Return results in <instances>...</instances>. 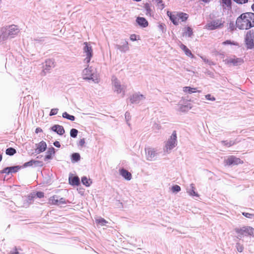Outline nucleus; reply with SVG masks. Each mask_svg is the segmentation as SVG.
Here are the masks:
<instances>
[{
    "mask_svg": "<svg viewBox=\"0 0 254 254\" xmlns=\"http://www.w3.org/2000/svg\"><path fill=\"white\" fill-rule=\"evenodd\" d=\"M236 26L240 29H248L254 26V13L247 12L242 14L237 19Z\"/></svg>",
    "mask_w": 254,
    "mask_h": 254,
    "instance_id": "f257e3e1",
    "label": "nucleus"
},
{
    "mask_svg": "<svg viewBox=\"0 0 254 254\" xmlns=\"http://www.w3.org/2000/svg\"><path fill=\"white\" fill-rule=\"evenodd\" d=\"M19 32L17 26L12 25L8 27H3L0 29V43L8 38H12Z\"/></svg>",
    "mask_w": 254,
    "mask_h": 254,
    "instance_id": "f03ea898",
    "label": "nucleus"
},
{
    "mask_svg": "<svg viewBox=\"0 0 254 254\" xmlns=\"http://www.w3.org/2000/svg\"><path fill=\"white\" fill-rule=\"evenodd\" d=\"M235 231L238 234L237 238L239 239H241L243 236H252L254 237V228L251 226L236 228Z\"/></svg>",
    "mask_w": 254,
    "mask_h": 254,
    "instance_id": "7ed1b4c3",
    "label": "nucleus"
},
{
    "mask_svg": "<svg viewBox=\"0 0 254 254\" xmlns=\"http://www.w3.org/2000/svg\"><path fill=\"white\" fill-rule=\"evenodd\" d=\"M95 69L92 66H88L83 70V78L85 80H92L95 83L98 82V79L95 74Z\"/></svg>",
    "mask_w": 254,
    "mask_h": 254,
    "instance_id": "20e7f679",
    "label": "nucleus"
},
{
    "mask_svg": "<svg viewBox=\"0 0 254 254\" xmlns=\"http://www.w3.org/2000/svg\"><path fill=\"white\" fill-rule=\"evenodd\" d=\"M177 132L174 130L166 143L165 147L167 152L171 150L177 145Z\"/></svg>",
    "mask_w": 254,
    "mask_h": 254,
    "instance_id": "39448f33",
    "label": "nucleus"
},
{
    "mask_svg": "<svg viewBox=\"0 0 254 254\" xmlns=\"http://www.w3.org/2000/svg\"><path fill=\"white\" fill-rule=\"evenodd\" d=\"M224 23V21L222 19L214 20L207 23L205 28L209 30H213L222 27Z\"/></svg>",
    "mask_w": 254,
    "mask_h": 254,
    "instance_id": "423d86ee",
    "label": "nucleus"
},
{
    "mask_svg": "<svg viewBox=\"0 0 254 254\" xmlns=\"http://www.w3.org/2000/svg\"><path fill=\"white\" fill-rule=\"evenodd\" d=\"M243 161L239 158H238L234 155L230 156L227 159H225L224 161V165L228 166H232L238 165L239 164H243Z\"/></svg>",
    "mask_w": 254,
    "mask_h": 254,
    "instance_id": "0eeeda50",
    "label": "nucleus"
},
{
    "mask_svg": "<svg viewBox=\"0 0 254 254\" xmlns=\"http://www.w3.org/2000/svg\"><path fill=\"white\" fill-rule=\"evenodd\" d=\"M21 169V165H14L4 168L0 171V174H5L7 175L16 173Z\"/></svg>",
    "mask_w": 254,
    "mask_h": 254,
    "instance_id": "6e6552de",
    "label": "nucleus"
},
{
    "mask_svg": "<svg viewBox=\"0 0 254 254\" xmlns=\"http://www.w3.org/2000/svg\"><path fill=\"white\" fill-rule=\"evenodd\" d=\"M245 40L247 48L254 47V33L251 31H248L245 36Z\"/></svg>",
    "mask_w": 254,
    "mask_h": 254,
    "instance_id": "1a4fd4ad",
    "label": "nucleus"
},
{
    "mask_svg": "<svg viewBox=\"0 0 254 254\" xmlns=\"http://www.w3.org/2000/svg\"><path fill=\"white\" fill-rule=\"evenodd\" d=\"M54 67V61L52 59H47L45 61V64L43 65L42 75H45L46 73Z\"/></svg>",
    "mask_w": 254,
    "mask_h": 254,
    "instance_id": "9d476101",
    "label": "nucleus"
},
{
    "mask_svg": "<svg viewBox=\"0 0 254 254\" xmlns=\"http://www.w3.org/2000/svg\"><path fill=\"white\" fill-rule=\"evenodd\" d=\"M145 97L142 94L139 93H135L133 94L130 97V101L131 104H139L141 101L145 99Z\"/></svg>",
    "mask_w": 254,
    "mask_h": 254,
    "instance_id": "9b49d317",
    "label": "nucleus"
},
{
    "mask_svg": "<svg viewBox=\"0 0 254 254\" xmlns=\"http://www.w3.org/2000/svg\"><path fill=\"white\" fill-rule=\"evenodd\" d=\"M145 153L146 159L147 160L152 161L156 159L157 153L154 148H146Z\"/></svg>",
    "mask_w": 254,
    "mask_h": 254,
    "instance_id": "f8f14e48",
    "label": "nucleus"
},
{
    "mask_svg": "<svg viewBox=\"0 0 254 254\" xmlns=\"http://www.w3.org/2000/svg\"><path fill=\"white\" fill-rule=\"evenodd\" d=\"M68 182L72 186H78L80 184L79 178L71 173L69 174Z\"/></svg>",
    "mask_w": 254,
    "mask_h": 254,
    "instance_id": "ddd939ff",
    "label": "nucleus"
},
{
    "mask_svg": "<svg viewBox=\"0 0 254 254\" xmlns=\"http://www.w3.org/2000/svg\"><path fill=\"white\" fill-rule=\"evenodd\" d=\"M112 80L114 91L118 94L121 93L122 89L119 80L115 76H113Z\"/></svg>",
    "mask_w": 254,
    "mask_h": 254,
    "instance_id": "4468645a",
    "label": "nucleus"
},
{
    "mask_svg": "<svg viewBox=\"0 0 254 254\" xmlns=\"http://www.w3.org/2000/svg\"><path fill=\"white\" fill-rule=\"evenodd\" d=\"M51 129L60 135H63L65 132L64 127L59 125H54L51 127Z\"/></svg>",
    "mask_w": 254,
    "mask_h": 254,
    "instance_id": "2eb2a0df",
    "label": "nucleus"
},
{
    "mask_svg": "<svg viewBox=\"0 0 254 254\" xmlns=\"http://www.w3.org/2000/svg\"><path fill=\"white\" fill-rule=\"evenodd\" d=\"M36 145L37 147L35 149V151L36 154H39L43 152L47 148V144L44 141H41L38 144H36Z\"/></svg>",
    "mask_w": 254,
    "mask_h": 254,
    "instance_id": "dca6fc26",
    "label": "nucleus"
},
{
    "mask_svg": "<svg viewBox=\"0 0 254 254\" xmlns=\"http://www.w3.org/2000/svg\"><path fill=\"white\" fill-rule=\"evenodd\" d=\"M167 15L169 17L170 20L173 22V23L174 25H178L179 21V18L178 17L177 12L171 13L169 11H168Z\"/></svg>",
    "mask_w": 254,
    "mask_h": 254,
    "instance_id": "f3484780",
    "label": "nucleus"
},
{
    "mask_svg": "<svg viewBox=\"0 0 254 254\" xmlns=\"http://www.w3.org/2000/svg\"><path fill=\"white\" fill-rule=\"evenodd\" d=\"M84 53L85 54L86 58L84 61L86 64L90 63V60L93 57V51L92 49H84Z\"/></svg>",
    "mask_w": 254,
    "mask_h": 254,
    "instance_id": "a211bd4d",
    "label": "nucleus"
},
{
    "mask_svg": "<svg viewBox=\"0 0 254 254\" xmlns=\"http://www.w3.org/2000/svg\"><path fill=\"white\" fill-rule=\"evenodd\" d=\"M55 148L52 146L49 148L48 151L46 152V154L45 156L44 160L47 161L52 159L53 156L55 154Z\"/></svg>",
    "mask_w": 254,
    "mask_h": 254,
    "instance_id": "6ab92c4d",
    "label": "nucleus"
},
{
    "mask_svg": "<svg viewBox=\"0 0 254 254\" xmlns=\"http://www.w3.org/2000/svg\"><path fill=\"white\" fill-rule=\"evenodd\" d=\"M120 174L127 181H129L131 179V174L127 170L124 168L120 169Z\"/></svg>",
    "mask_w": 254,
    "mask_h": 254,
    "instance_id": "aec40b11",
    "label": "nucleus"
},
{
    "mask_svg": "<svg viewBox=\"0 0 254 254\" xmlns=\"http://www.w3.org/2000/svg\"><path fill=\"white\" fill-rule=\"evenodd\" d=\"M136 23L142 27H146L148 25V22L144 17H137L136 19Z\"/></svg>",
    "mask_w": 254,
    "mask_h": 254,
    "instance_id": "412c9836",
    "label": "nucleus"
},
{
    "mask_svg": "<svg viewBox=\"0 0 254 254\" xmlns=\"http://www.w3.org/2000/svg\"><path fill=\"white\" fill-rule=\"evenodd\" d=\"M195 186L193 184L190 185V188L187 189V192L190 195L193 196H199L198 193L195 191Z\"/></svg>",
    "mask_w": 254,
    "mask_h": 254,
    "instance_id": "4be33fe9",
    "label": "nucleus"
},
{
    "mask_svg": "<svg viewBox=\"0 0 254 254\" xmlns=\"http://www.w3.org/2000/svg\"><path fill=\"white\" fill-rule=\"evenodd\" d=\"M228 63L233 64L234 66H237L242 64L244 63V61L241 58L230 59L228 60Z\"/></svg>",
    "mask_w": 254,
    "mask_h": 254,
    "instance_id": "5701e85b",
    "label": "nucleus"
},
{
    "mask_svg": "<svg viewBox=\"0 0 254 254\" xmlns=\"http://www.w3.org/2000/svg\"><path fill=\"white\" fill-rule=\"evenodd\" d=\"M183 91L189 94L197 92L200 93L201 92L200 90H197L196 88L191 87L190 86H185L183 87Z\"/></svg>",
    "mask_w": 254,
    "mask_h": 254,
    "instance_id": "b1692460",
    "label": "nucleus"
},
{
    "mask_svg": "<svg viewBox=\"0 0 254 254\" xmlns=\"http://www.w3.org/2000/svg\"><path fill=\"white\" fill-rule=\"evenodd\" d=\"M81 157L79 153L74 152L71 154L70 159L72 163L78 162L80 160Z\"/></svg>",
    "mask_w": 254,
    "mask_h": 254,
    "instance_id": "393cba45",
    "label": "nucleus"
},
{
    "mask_svg": "<svg viewBox=\"0 0 254 254\" xmlns=\"http://www.w3.org/2000/svg\"><path fill=\"white\" fill-rule=\"evenodd\" d=\"M239 141H237V139H236L234 140H222L221 141V143L222 145L227 147H230L235 144H236L237 142H238Z\"/></svg>",
    "mask_w": 254,
    "mask_h": 254,
    "instance_id": "a878e982",
    "label": "nucleus"
},
{
    "mask_svg": "<svg viewBox=\"0 0 254 254\" xmlns=\"http://www.w3.org/2000/svg\"><path fill=\"white\" fill-rule=\"evenodd\" d=\"M223 9L230 10L232 8L231 0H221Z\"/></svg>",
    "mask_w": 254,
    "mask_h": 254,
    "instance_id": "bb28decb",
    "label": "nucleus"
},
{
    "mask_svg": "<svg viewBox=\"0 0 254 254\" xmlns=\"http://www.w3.org/2000/svg\"><path fill=\"white\" fill-rule=\"evenodd\" d=\"M49 203L50 204L59 206V195H54L50 197L49 199Z\"/></svg>",
    "mask_w": 254,
    "mask_h": 254,
    "instance_id": "cd10ccee",
    "label": "nucleus"
},
{
    "mask_svg": "<svg viewBox=\"0 0 254 254\" xmlns=\"http://www.w3.org/2000/svg\"><path fill=\"white\" fill-rule=\"evenodd\" d=\"M95 222L97 225L101 226H105L108 223L104 218L101 217L95 219Z\"/></svg>",
    "mask_w": 254,
    "mask_h": 254,
    "instance_id": "c85d7f7f",
    "label": "nucleus"
},
{
    "mask_svg": "<svg viewBox=\"0 0 254 254\" xmlns=\"http://www.w3.org/2000/svg\"><path fill=\"white\" fill-rule=\"evenodd\" d=\"M222 46H227V47H232V46H238V44L234 41H231V40H226V41H224L222 42Z\"/></svg>",
    "mask_w": 254,
    "mask_h": 254,
    "instance_id": "c756f323",
    "label": "nucleus"
},
{
    "mask_svg": "<svg viewBox=\"0 0 254 254\" xmlns=\"http://www.w3.org/2000/svg\"><path fill=\"white\" fill-rule=\"evenodd\" d=\"M177 14L179 18V21L181 20L182 21H185L188 18V15L187 13L177 12Z\"/></svg>",
    "mask_w": 254,
    "mask_h": 254,
    "instance_id": "7c9ffc66",
    "label": "nucleus"
},
{
    "mask_svg": "<svg viewBox=\"0 0 254 254\" xmlns=\"http://www.w3.org/2000/svg\"><path fill=\"white\" fill-rule=\"evenodd\" d=\"M62 117L71 121H74L75 119V117L74 116L69 115L66 112H64L63 113Z\"/></svg>",
    "mask_w": 254,
    "mask_h": 254,
    "instance_id": "2f4dec72",
    "label": "nucleus"
},
{
    "mask_svg": "<svg viewBox=\"0 0 254 254\" xmlns=\"http://www.w3.org/2000/svg\"><path fill=\"white\" fill-rule=\"evenodd\" d=\"M16 153V150L13 147H8L5 150V154L9 156H13Z\"/></svg>",
    "mask_w": 254,
    "mask_h": 254,
    "instance_id": "473e14b6",
    "label": "nucleus"
},
{
    "mask_svg": "<svg viewBox=\"0 0 254 254\" xmlns=\"http://www.w3.org/2000/svg\"><path fill=\"white\" fill-rule=\"evenodd\" d=\"M90 181V179H88L87 177L86 176H83L81 178V183L82 184L86 187H89L91 185V183L92 182L89 183V181Z\"/></svg>",
    "mask_w": 254,
    "mask_h": 254,
    "instance_id": "72a5a7b5",
    "label": "nucleus"
},
{
    "mask_svg": "<svg viewBox=\"0 0 254 254\" xmlns=\"http://www.w3.org/2000/svg\"><path fill=\"white\" fill-rule=\"evenodd\" d=\"M34 164V160L31 159L29 161L24 163L22 165H21V169L26 168L28 167H32Z\"/></svg>",
    "mask_w": 254,
    "mask_h": 254,
    "instance_id": "f704fd0d",
    "label": "nucleus"
},
{
    "mask_svg": "<svg viewBox=\"0 0 254 254\" xmlns=\"http://www.w3.org/2000/svg\"><path fill=\"white\" fill-rule=\"evenodd\" d=\"M78 131L75 128H72L70 130V136L72 138H76L77 136Z\"/></svg>",
    "mask_w": 254,
    "mask_h": 254,
    "instance_id": "c9c22d12",
    "label": "nucleus"
},
{
    "mask_svg": "<svg viewBox=\"0 0 254 254\" xmlns=\"http://www.w3.org/2000/svg\"><path fill=\"white\" fill-rule=\"evenodd\" d=\"M181 190V187L178 185L173 186L171 188V190L174 193H177L179 192Z\"/></svg>",
    "mask_w": 254,
    "mask_h": 254,
    "instance_id": "e433bc0d",
    "label": "nucleus"
},
{
    "mask_svg": "<svg viewBox=\"0 0 254 254\" xmlns=\"http://www.w3.org/2000/svg\"><path fill=\"white\" fill-rule=\"evenodd\" d=\"M68 202V201L64 197H61L59 196V205L66 204Z\"/></svg>",
    "mask_w": 254,
    "mask_h": 254,
    "instance_id": "4c0bfd02",
    "label": "nucleus"
},
{
    "mask_svg": "<svg viewBox=\"0 0 254 254\" xmlns=\"http://www.w3.org/2000/svg\"><path fill=\"white\" fill-rule=\"evenodd\" d=\"M185 52V54L190 57H191V58H193V55L191 53L190 50V49H182Z\"/></svg>",
    "mask_w": 254,
    "mask_h": 254,
    "instance_id": "58836bf2",
    "label": "nucleus"
},
{
    "mask_svg": "<svg viewBox=\"0 0 254 254\" xmlns=\"http://www.w3.org/2000/svg\"><path fill=\"white\" fill-rule=\"evenodd\" d=\"M242 215L249 219H254V214L249 213L248 212H242Z\"/></svg>",
    "mask_w": 254,
    "mask_h": 254,
    "instance_id": "ea45409f",
    "label": "nucleus"
},
{
    "mask_svg": "<svg viewBox=\"0 0 254 254\" xmlns=\"http://www.w3.org/2000/svg\"><path fill=\"white\" fill-rule=\"evenodd\" d=\"M35 197V194L31 193L30 194L28 195L27 196V202L28 203H31L32 202V201H33Z\"/></svg>",
    "mask_w": 254,
    "mask_h": 254,
    "instance_id": "a19ab883",
    "label": "nucleus"
},
{
    "mask_svg": "<svg viewBox=\"0 0 254 254\" xmlns=\"http://www.w3.org/2000/svg\"><path fill=\"white\" fill-rule=\"evenodd\" d=\"M157 3V6L161 9H163L164 7V4L163 3L162 0H154Z\"/></svg>",
    "mask_w": 254,
    "mask_h": 254,
    "instance_id": "79ce46f5",
    "label": "nucleus"
},
{
    "mask_svg": "<svg viewBox=\"0 0 254 254\" xmlns=\"http://www.w3.org/2000/svg\"><path fill=\"white\" fill-rule=\"evenodd\" d=\"M236 249H237V250L238 251V252L241 253L243 251L244 247L240 243H236Z\"/></svg>",
    "mask_w": 254,
    "mask_h": 254,
    "instance_id": "37998d69",
    "label": "nucleus"
},
{
    "mask_svg": "<svg viewBox=\"0 0 254 254\" xmlns=\"http://www.w3.org/2000/svg\"><path fill=\"white\" fill-rule=\"evenodd\" d=\"M186 36H187L188 37H190L191 35L192 34V30L191 28L190 27H188L187 28V30L185 33Z\"/></svg>",
    "mask_w": 254,
    "mask_h": 254,
    "instance_id": "c03bdc74",
    "label": "nucleus"
},
{
    "mask_svg": "<svg viewBox=\"0 0 254 254\" xmlns=\"http://www.w3.org/2000/svg\"><path fill=\"white\" fill-rule=\"evenodd\" d=\"M59 109L58 108H53L51 110L49 114L50 116H52L57 114Z\"/></svg>",
    "mask_w": 254,
    "mask_h": 254,
    "instance_id": "a18cd8bd",
    "label": "nucleus"
},
{
    "mask_svg": "<svg viewBox=\"0 0 254 254\" xmlns=\"http://www.w3.org/2000/svg\"><path fill=\"white\" fill-rule=\"evenodd\" d=\"M35 196L38 198H42L44 197V193L42 191H38L36 192V194H35Z\"/></svg>",
    "mask_w": 254,
    "mask_h": 254,
    "instance_id": "49530a36",
    "label": "nucleus"
},
{
    "mask_svg": "<svg viewBox=\"0 0 254 254\" xmlns=\"http://www.w3.org/2000/svg\"><path fill=\"white\" fill-rule=\"evenodd\" d=\"M43 165H44V164L42 161L34 160V167H36V166L42 167L43 166Z\"/></svg>",
    "mask_w": 254,
    "mask_h": 254,
    "instance_id": "de8ad7c7",
    "label": "nucleus"
},
{
    "mask_svg": "<svg viewBox=\"0 0 254 254\" xmlns=\"http://www.w3.org/2000/svg\"><path fill=\"white\" fill-rule=\"evenodd\" d=\"M205 98L206 100H209V101H213L215 100V98L214 96H211V95L210 94H208L206 95Z\"/></svg>",
    "mask_w": 254,
    "mask_h": 254,
    "instance_id": "09e8293b",
    "label": "nucleus"
},
{
    "mask_svg": "<svg viewBox=\"0 0 254 254\" xmlns=\"http://www.w3.org/2000/svg\"><path fill=\"white\" fill-rule=\"evenodd\" d=\"M85 143V139L82 138V139H80V140L79 141L78 145L80 146L81 147H83Z\"/></svg>",
    "mask_w": 254,
    "mask_h": 254,
    "instance_id": "8fccbe9b",
    "label": "nucleus"
},
{
    "mask_svg": "<svg viewBox=\"0 0 254 254\" xmlns=\"http://www.w3.org/2000/svg\"><path fill=\"white\" fill-rule=\"evenodd\" d=\"M233 0L238 4L246 3L248 1V0Z\"/></svg>",
    "mask_w": 254,
    "mask_h": 254,
    "instance_id": "3c124183",
    "label": "nucleus"
},
{
    "mask_svg": "<svg viewBox=\"0 0 254 254\" xmlns=\"http://www.w3.org/2000/svg\"><path fill=\"white\" fill-rule=\"evenodd\" d=\"M25 50L26 51L28 54H26L27 56L29 58L30 56H33L34 54L33 53H32L31 52H30L29 51L31 50H32V49H29V50H27V49H25Z\"/></svg>",
    "mask_w": 254,
    "mask_h": 254,
    "instance_id": "603ef678",
    "label": "nucleus"
},
{
    "mask_svg": "<svg viewBox=\"0 0 254 254\" xmlns=\"http://www.w3.org/2000/svg\"><path fill=\"white\" fill-rule=\"evenodd\" d=\"M125 118L127 121H128L130 119V114L128 112H126L125 113Z\"/></svg>",
    "mask_w": 254,
    "mask_h": 254,
    "instance_id": "864d4df0",
    "label": "nucleus"
},
{
    "mask_svg": "<svg viewBox=\"0 0 254 254\" xmlns=\"http://www.w3.org/2000/svg\"><path fill=\"white\" fill-rule=\"evenodd\" d=\"M138 37L135 34H132L130 36V39L132 41H134L137 40Z\"/></svg>",
    "mask_w": 254,
    "mask_h": 254,
    "instance_id": "5fc2aeb1",
    "label": "nucleus"
},
{
    "mask_svg": "<svg viewBox=\"0 0 254 254\" xmlns=\"http://www.w3.org/2000/svg\"><path fill=\"white\" fill-rule=\"evenodd\" d=\"M9 254H20L17 251V248L16 247L14 248L13 251H10Z\"/></svg>",
    "mask_w": 254,
    "mask_h": 254,
    "instance_id": "6e6d98bb",
    "label": "nucleus"
},
{
    "mask_svg": "<svg viewBox=\"0 0 254 254\" xmlns=\"http://www.w3.org/2000/svg\"><path fill=\"white\" fill-rule=\"evenodd\" d=\"M53 144L57 148H60L61 146L60 142L58 141H55Z\"/></svg>",
    "mask_w": 254,
    "mask_h": 254,
    "instance_id": "4d7b16f0",
    "label": "nucleus"
},
{
    "mask_svg": "<svg viewBox=\"0 0 254 254\" xmlns=\"http://www.w3.org/2000/svg\"><path fill=\"white\" fill-rule=\"evenodd\" d=\"M202 59L205 63L208 64L209 65L214 64L212 62L210 61L208 59H206L205 58H204V59L202 58Z\"/></svg>",
    "mask_w": 254,
    "mask_h": 254,
    "instance_id": "13d9d810",
    "label": "nucleus"
},
{
    "mask_svg": "<svg viewBox=\"0 0 254 254\" xmlns=\"http://www.w3.org/2000/svg\"><path fill=\"white\" fill-rule=\"evenodd\" d=\"M42 131V129L40 127H37L35 129V133H38Z\"/></svg>",
    "mask_w": 254,
    "mask_h": 254,
    "instance_id": "bf43d9fd",
    "label": "nucleus"
},
{
    "mask_svg": "<svg viewBox=\"0 0 254 254\" xmlns=\"http://www.w3.org/2000/svg\"><path fill=\"white\" fill-rule=\"evenodd\" d=\"M84 44L85 45L84 48H91L92 46L90 45V44H88L86 42H85L84 43Z\"/></svg>",
    "mask_w": 254,
    "mask_h": 254,
    "instance_id": "052dcab7",
    "label": "nucleus"
},
{
    "mask_svg": "<svg viewBox=\"0 0 254 254\" xmlns=\"http://www.w3.org/2000/svg\"><path fill=\"white\" fill-rule=\"evenodd\" d=\"M186 108V106H180V110L182 112L185 111V110H184V108Z\"/></svg>",
    "mask_w": 254,
    "mask_h": 254,
    "instance_id": "680f3d73",
    "label": "nucleus"
},
{
    "mask_svg": "<svg viewBox=\"0 0 254 254\" xmlns=\"http://www.w3.org/2000/svg\"><path fill=\"white\" fill-rule=\"evenodd\" d=\"M121 51V52H126V50H125L126 49H120Z\"/></svg>",
    "mask_w": 254,
    "mask_h": 254,
    "instance_id": "e2e57ef3",
    "label": "nucleus"
},
{
    "mask_svg": "<svg viewBox=\"0 0 254 254\" xmlns=\"http://www.w3.org/2000/svg\"><path fill=\"white\" fill-rule=\"evenodd\" d=\"M2 159V154H1L0 153V162L1 161Z\"/></svg>",
    "mask_w": 254,
    "mask_h": 254,
    "instance_id": "0e129e2a",
    "label": "nucleus"
},
{
    "mask_svg": "<svg viewBox=\"0 0 254 254\" xmlns=\"http://www.w3.org/2000/svg\"><path fill=\"white\" fill-rule=\"evenodd\" d=\"M252 9L253 11H254V3L252 5Z\"/></svg>",
    "mask_w": 254,
    "mask_h": 254,
    "instance_id": "69168bd1",
    "label": "nucleus"
},
{
    "mask_svg": "<svg viewBox=\"0 0 254 254\" xmlns=\"http://www.w3.org/2000/svg\"><path fill=\"white\" fill-rule=\"evenodd\" d=\"M41 157H42V156H38L37 157V158L40 159V158H41Z\"/></svg>",
    "mask_w": 254,
    "mask_h": 254,
    "instance_id": "338daca9",
    "label": "nucleus"
},
{
    "mask_svg": "<svg viewBox=\"0 0 254 254\" xmlns=\"http://www.w3.org/2000/svg\"><path fill=\"white\" fill-rule=\"evenodd\" d=\"M162 26H162V25H160V28H162Z\"/></svg>",
    "mask_w": 254,
    "mask_h": 254,
    "instance_id": "774afa93",
    "label": "nucleus"
}]
</instances>
